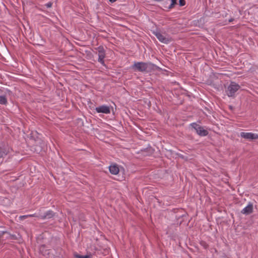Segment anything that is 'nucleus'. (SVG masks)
Here are the masks:
<instances>
[{"mask_svg":"<svg viewBox=\"0 0 258 258\" xmlns=\"http://www.w3.org/2000/svg\"><path fill=\"white\" fill-rule=\"evenodd\" d=\"M155 34L158 39L162 43L167 44L171 41V40L169 37H166L160 32H156Z\"/></svg>","mask_w":258,"mask_h":258,"instance_id":"obj_6","label":"nucleus"},{"mask_svg":"<svg viewBox=\"0 0 258 258\" xmlns=\"http://www.w3.org/2000/svg\"><path fill=\"white\" fill-rule=\"evenodd\" d=\"M110 2L111 3H113L114 2V1L113 0H109Z\"/></svg>","mask_w":258,"mask_h":258,"instance_id":"obj_20","label":"nucleus"},{"mask_svg":"<svg viewBox=\"0 0 258 258\" xmlns=\"http://www.w3.org/2000/svg\"><path fill=\"white\" fill-rule=\"evenodd\" d=\"M7 103V99L5 96H0V104H6Z\"/></svg>","mask_w":258,"mask_h":258,"instance_id":"obj_11","label":"nucleus"},{"mask_svg":"<svg viewBox=\"0 0 258 258\" xmlns=\"http://www.w3.org/2000/svg\"><path fill=\"white\" fill-rule=\"evenodd\" d=\"M29 216H28L27 215H23V216H20L19 217V219L21 220H24V219H25L28 218Z\"/></svg>","mask_w":258,"mask_h":258,"instance_id":"obj_15","label":"nucleus"},{"mask_svg":"<svg viewBox=\"0 0 258 258\" xmlns=\"http://www.w3.org/2000/svg\"><path fill=\"white\" fill-rule=\"evenodd\" d=\"M170 1H171V4L169 6V8L172 9L177 4V0H170Z\"/></svg>","mask_w":258,"mask_h":258,"instance_id":"obj_13","label":"nucleus"},{"mask_svg":"<svg viewBox=\"0 0 258 258\" xmlns=\"http://www.w3.org/2000/svg\"><path fill=\"white\" fill-rule=\"evenodd\" d=\"M109 169L110 172L114 175L117 174L119 171V167L116 164H112L110 165Z\"/></svg>","mask_w":258,"mask_h":258,"instance_id":"obj_9","label":"nucleus"},{"mask_svg":"<svg viewBox=\"0 0 258 258\" xmlns=\"http://www.w3.org/2000/svg\"><path fill=\"white\" fill-rule=\"evenodd\" d=\"M98 50V61L102 64H104V58L105 57V51L102 46H99L97 49Z\"/></svg>","mask_w":258,"mask_h":258,"instance_id":"obj_5","label":"nucleus"},{"mask_svg":"<svg viewBox=\"0 0 258 258\" xmlns=\"http://www.w3.org/2000/svg\"><path fill=\"white\" fill-rule=\"evenodd\" d=\"M232 21H233V19H230L229 21V22H232Z\"/></svg>","mask_w":258,"mask_h":258,"instance_id":"obj_21","label":"nucleus"},{"mask_svg":"<svg viewBox=\"0 0 258 258\" xmlns=\"http://www.w3.org/2000/svg\"><path fill=\"white\" fill-rule=\"evenodd\" d=\"M240 135L241 138L249 140H256L258 139V134L250 132H241Z\"/></svg>","mask_w":258,"mask_h":258,"instance_id":"obj_4","label":"nucleus"},{"mask_svg":"<svg viewBox=\"0 0 258 258\" xmlns=\"http://www.w3.org/2000/svg\"><path fill=\"white\" fill-rule=\"evenodd\" d=\"M131 68L135 71L148 73L154 70V66L150 62H135Z\"/></svg>","mask_w":258,"mask_h":258,"instance_id":"obj_1","label":"nucleus"},{"mask_svg":"<svg viewBox=\"0 0 258 258\" xmlns=\"http://www.w3.org/2000/svg\"><path fill=\"white\" fill-rule=\"evenodd\" d=\"M191 126L195 129L197 133L201 136H206L208 134V132L207 130L196 123H192L191 124Z\"/></svg>","mask_w":258,"mask_h":258,"instance_id":"obj_3","label":"nucleus"},{"mask_svg":"<svg viewBox=\"0 0 258 258\" xmlns=\"http://www.w3.org/2000/svg\"><path fill=\"white\" fill-rule=\"evenodd\" d=\"M7 154L4 151V150L0 147V158H2L4 155H6Z\"/></svg>","mask_w":258,"mask_h":258,"instance_id":"obj_14","label":"nucleus"},{"mask_svg":"<svg viewBox=\"0 0 258 258\" xmlns=\"http://www.w3.org/2000/svg\"><path fill=\"white\" fill-rule=\"evenodd\" d=\"M46 6L47 8H50L52 6V3H48L46 4Z\"/></svg>","mask_w":258,"mask_h":258,"instance_id":"obj_18","label":"nucleus"},{"mask_svg":"<svg viewBox=\"0 0 258 258\" xmlns=\"http://www.w3.org/2000/svg\"><path fill=\"white\" fill-rule=\"evenodd\" d=\"M74 256L76 258H90V256L89 255H81L77 253H75Z\"/></svg>","mask_w":258,"mask_h":258,"instance_id":"obj_12","label":"nucleus"},{"mask_svg":"<svg viewBox=\"0 0 258 258\" xmlns=\"http://www.w3.org/2000/svg\"><path fill=\"white\" fill-rule=\"evenodd\" d=\"M95 110L97 113H102L105 114H109L110 113V108L107 105H101L95 108Z\"/></svg>","mask_w":258,"mask_h":258,"instance_id":"obj_7","label":"nucleus"},{"mask_svg":"<svg viewBox=\"0 0 258 258\" xmlns=\"http://www.w3.org/2000/svg\"><path fill=\"white\" fill-rule=\"evenodd\" d=\"M4 233V232H0V237L2 236V235Z\"/></svg>","mask_w":258,"mask_h":258,"instance_id":"obj_19","label":"nucleus"},{"mask_svg":"<svg viewBox=\"0 0 258 258\" xmlns=\"http://www.w3.org/2000/svg\"><path fill=\"white\" fill-rule=\"evenodd\" d=\"M240 89V86L235 82H232L226 90L227 95L229 97H233L235 93Z\"/></svg>","mask_w":258,"mask_h":258,"instance_id":"obj_2","label":"nucleus"},{"mask_svg":"<svg viewBox=\"0 0 258 258\" xmlns=\"http://www.w3.org/2000/svg\"><path fill=\"white\" fill-rule=\"evenodd\" d=\"M179 5L180 6H183L185 4V2L184 0H179Z\"/></svg>","mask_w":258,"mask_h":258,"instance_id":"obj_16","label":"nucleus"},{"mask_svg":"<svg viewBox=\"0 0 258 258\" xmlns=\"http://www.w3.org/2000/svg\"><path fill=\"white\" fill-rule=\"evenodd\" d=\"M53 216V213L51 211H48L43 214H39V218L44 219L46 218H50Z\"/></svg>","mask_w":258,"mask_h":258,"instance_id":"obj_10","label":"nucleus"},{"mask_svg":"<svg viewBox=\"0 0 258 258\" xmlns=\"http://www.w3.org/2000/svg\"><path fill=\"white\" fill-rule=\"evenodd\" d=\"M253 212V205L251 203H249L248 205L242 209L241 213L245 215H248Z\"/></svg>","mask_w":258,"mask_h":258,"instance_id":"obj_8","label":"nucleus"},{"mask_svg":"<svg viewBox=\"0 0 258 258\" xmlns=\"http://www.w3.org/2000/svg\"><path fill=\"white\" fill-rule=\"evenodd\" d=\"M27 215L29 216V217H37L39 218V214H37L36 213L34 214Z\"/></svg>","mask_w":258,"mask_h":258,"instance_id":"obj_17","label":"nucleus"}]
</instances>
